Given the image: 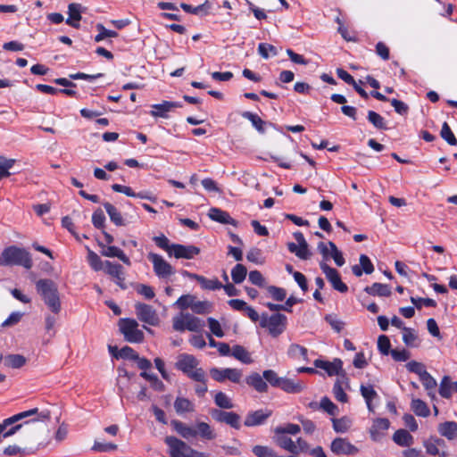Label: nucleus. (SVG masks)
Instances as JSON below:
<instances>
[{"instance_id":"nucleus-31","label":"nucleus","mask_w":457,"mask_h":457,"mask_svg":"<svg viewBox=\"0 0 457 457\" xmlns=\"http://www.w3.org/2000/svg\"><path fill=\"white\" fill-rule=\"evenodd\" d=\"M131 376L127 370L119 369V377L117 380L118 389L121 395L128 396L129 392V384L130 382Z\"/></svg>"},{"instance_id":"nucleus-28","label":"nucleus","mask_w":457,"mask_h":457,"mask_svg":"<svg viewBox=\"0 0 457 457\" xmlns=\"http://www.w3.org/2000/svg\"><path fill=\"white\" fill-rule=\"evenodd\" d=\"M174 409L179 415L195 411V404L185 397H177L174 402Z\"/></svg>"},{"instance_id":"nucleus-22","label":"nucleus","mask_w":457,"mask_h":457,"mask_svg":"<svg viewBox=\"0 0 457 457\" xmlns=\"http://www.w3.org/2000/svg\"><path fill=\"white\" fill-rule=\"evenodd\" d=\"M427 453L430 455L447 457L448 454L445 451V443L440 438H431L425 443Z\"/></svg>"},{"instance_id":"nucleus-56","label":"nucleus","mask_w":457,"mask_h":457,"mask_svg":"<svg viewBox=\"0 0 457 457\" xmlns=\"http://www.w3.org/2000/svg\"><path fill=\"white\" fill-rule=\"evenodd\" d=\"M406 368L410 372L417 374L420 377V378L423 376V374H426L428 372L426 370L424 364L416 361H409L406 364Z\"/></svg>"},{"instance_id":"nucleus-39","label":"nucleus","mask_w":457,"mask_h":457,"mask_svg":"<svg viewBox=\"0 0 457 457\" xmlns=\"http://www.w3.org/2000/svg\"><path fill=\"white\" fill-rule=\"evenodd\" d=\"M365 291L372 295L388 296L391 294V289L387 285L374 283L370 287H367Z\"/></svg>"},{"instance_id":"nucleus-30","label":"nucleus","mask_w":457,"mask_h":457,"mask_svg":"<svg viewBox=\"0 0 457 457\" xmlns=\"http://www.w3.org/2000/svg\"><path fill=\"white\" fill-rule=\"evenodd\" d=\"M438 432L447 439L453 440L457 436V423L454 421L441 423L438 425Z\"/></svg>"},{"instance_id":"nucleus-54","label":"nucleus","mask_w":457,"mask_h":457,"mask_svg":"<svg viewBox=\"0 0 457 457\" xmlns=\"http://www.w3.org/2000/svg\"><path fill=\"white\" fill-rule=\"evenodd\" d=\"M253 453L257 457H278V455L276 454L275 451L272 448L265 445H255L253 448Z\"/></svg>"},{"instance_id":"nucleus-45","label":"nucleus","mask_w":457,"mask_h":457,"mask_svg":"<svg viewBox=\"0 0 457 457\" xmlns=\"http://www.w3.org/2000/svg\"><path fill=\"white\" fill-rule=\"evenodd\" d=\"M87 262L90 267L96 271L102 270L105 267V261L103 262L101 258L90 249H87Z\"/></svg>"},{"instance_id":"nucleus-48","label":"nucleus","mask_w":457,"mask_h":457,"mask_svg":"<svg viewBox=\"0 0 457 457\" xmlns=\"http://www.w3.org/2000/svg\"><path fill=\"white\" fill-rule=\"evenodd\" d=\"M411 410L418 416L428 417L430 413L428 405L420 399H412L411 401Z\"/></svg>"},{"instance_id":"nucleus-21","label":"nucleus","mask_w":457,"mask_h":457,"mask_svg":"<svg viewBox=\"0 0 457 457\" xmlns=\"http://www.w3.org/2000/svg\"><path fill=\"white\" fill-rule=\"evenodd\" d=\"M181 106L182 104L178 102L163 101L161 104H153L150 114L153 117L168 118V112Z\"/></svg>"},{"instance_id":"nucleus-38","label":"nucleus","mask_w":457,"mask_h":457,"mask_svg":"<svg viewBox=\"0 0 457 457\" xmlns=\"http://www.w3.org/2000/svg\"><path fill=\"white\" fill-rule=\"evenodd\" d=\"M3 360L6 367L12 369H19L26 363V358L21 354H9Z\"/></svg>"},{"instance_id":"nucleus-15","label":"nucleus","mask_w":457,"mask_h":457,"mask_svg":"<svg viewBox=\"0 0 457 457\" xmlns=\"http://www.w3.org/2000/svg\"><path fill=\"white\" fill-rule=\"evenodd\" d=\"M330 450L337 455H354L359 452L355 445L342 437H337L332 441Z\"/></svg>"},{"instance_id":"nucleus-24","label":"nucleus","mask_w":457,"mask_h":457,"mask_svg":"<svg viewBox=\"0 0 457 457\" xmlns=\"http://www.w3.org/2000/svg\"><path fill=\"white\" fill-rule=\"evenodd\" d=\"M187 276L192 279H195L203 289L206 290H217L222 287V284L218 280V278H206L204 276L188 273L186 272Z\"/></svg>"},{"instance_id":"nucleus-11","label":"nucleus","mask_w":457,"mask_h":457,"mask_svg":"<svg viewBox=\"0 0 457 457\" xmlns=\"http://www.w3.org/2000/svg\"><path fill=\"white\" fill-rule=\"evenodd\" d=\"M147 258L152 262L155 274L160 278H167L174 274L173 267L161 255L149 253Z\"/></svg>"},{"instance_id":"nucleus-36","label":"nucleus","mask_w":457,"mask_h":457,"mask_svg":"<svg viewBox=\"0 0 457 457\" xmlns=\"http://www.w3.org/2000/svg\"><path fill=\"white\" fill-rule=\"evenodd\" d=\"M307 349L298 344H292L287 349V355L294 360H307Z\"/></svg>"},{"instance_id":"nucleus-61","label":"nucleus","mask_w":457,"mask_h":457,"mask_svg":"<svg viewBox=\"0 0 457 457\" xmlns=\"http://www.w3.org/2000/svg\"><path fill=\"white\" fill-rule=\"evenodd\" d=\"M391 344L389 338L385 336L381 335L378 338V348L379 352L384 355H388L390 351Z\"/></svg>"},{"instance_id":"nucleus-44","label":"nucleus","mask_w":457,"mask_h":457,"mask_svg":"<svg viewBox=\"0 0 457 457\" xmlns=\"http://www.w3.org/2000/svg\"><path fill=\"white\" fill-rule=\"evenodd\" d=\"M242 116L245 118V119H247L248 120L251 121V123L253 124V126L260 132V133H264L265 132V124L266 122L263 121L257 114H254L253 112H245L242 113Z\"/></svg>"},{"instance_id":"nucleus-25","label":"nucleus","mask_w":457,"mask_h":457,"mask_svg":"<svg viewBox=\"0 0 457 457\" xmlns=\"http://www.w3.org/2000/svg\"><path fill=\"white\" fill-rule=\"evenodd\" d=\"M271 415L270 411H263V410H258L253 412L249 413L245 420V425L246 427H253L262 424L266 419H268Z\"/></svg>"},{"instance_id":"nucleus-46","label":"nucleus","mask_w":457,"mask_h":457,"mask_svg":"<svg viewBox=\"0 0 457 457\" xmlns=\"http://www.w3.org/2000/svg\"><path fill=\"white\" fill-rule=\"evenodd\" d=\"M301 431V427L297 424L287 423L283 426H278L274 428V433L277 436L279 435H296Z\"/></svg>"},{"instance_id":"nucleus-4","label":"nucleus","mask_w":457,"mask_h":457,"mask_svg":"<svg viewBox=\"0 0 457 457\" xmlns=\"http://www.w3.org/2000/svg\"><path fill=\"white\" fill-rule=\"evenodd\" d=\"M199 361L192 354L181 353L178 356L176 368L193 380H203L204 370L198 367Z\"/></svg>"},{"instance_id":"nucleus-35","label":"nucleus","mask_w":457,"mask_h":457,"mask_svg":"<svg viewBox=\"0 0 457 457\" xmlns=\"http://www.w3.org/2000/svg\"><path fill=\"white\" fill-rule=\"evenodd\" d=\"M274 441L279 447L293 454H296L295 443L291 438L286 436L285 435H275Z\"/></svg>"},{"instance_id":"nucleus-42","label":"nucleus","mask_w":457,"mask_h":457,"mask_svg":"<svg viewBox=\"0 0 457 457\" xmlns=\"http://www.w3.org/2000/svg\"><path fill=\"white\" fill-rule=\"evenodd\" d=\"M104 206L110 216L111 220L117 226L125 225L120 212L110 203H104Z\"/></svg>"},{"instance_id":"nucleus-10","label":"nucleus","mask_w":457,"mask_h":457,"mask_svg":"<svg viewBox=\"0 0 457 457\" xmlns=\"http://www.w3.org/2000/svg\"><path fill=\"white\" fill-rule=\"evenodd\" d=\"M210 374L211 377L217 382H224L228 379L233 383H238L242 378L241 370L232 368H212L210 370Z\"/></svg>"},{"instance_id":"nucleus-55","label":"nucleus","mask_w":457,"mask_h":457,"mask_svg":"<svg viewBox=\"0 0 457 457\" xmlns=\"http://www.w3.org/2000/svg\"><path fill=\"white\" fill-rule=\"evenodd\" d=\"M195 296L192 295H181L175 303V305L179 309L185 310L187 308H190L192 310V306L194 304Z\"/></svg>"},{"instance_id":"nucleus-19","label":"nucleus","mask_w":457,"mask_h":457,"mask_svg":"<svg viewBox=\"0 0 457 457\" xmlns=\"http://www.w3.org/2000/svg\"><path fill=\"white\" fill-rule=\"evenodd\" d=\"M212 416L217 421L224 422L234 428H240V416L235 412L214 410L212 412Z\"/></svg>"},{"instance_id":"nucleus-18","label":"nucleus","mask_w":457,"mask_h":457,"mask_svg":"<svg viewBox=\"0 0 457 457\" xmlns=\"http://www.w3.org/2000/svg\"><path fill=\"white\" fill-rule=\"evenodd\" d=\"M313 363L316 368L323 370L328 376L339 375L342 371L343 362L338 358L332 361L317 359Z\"/></svg>"},{"instance_id":"nucleus-53","label":"nucleus","mask_w":457,"mask_h":457,"mask_svg":"<svg viewBox=\"0 0 457 457\" xmlns=\"http://www.w3.org/2000/svg\"><path fill=\"white\" fill-rule=\"evenodd\" d=\"M214 402L217 406L223 409L233 408V403L229 397L223 392H218L214 396Z\"/></svg>"},{"instance_id":"nucleus-34","label":"nucleus","mask_w":457,"mask_h":457,"mask_svg":"<svg viewBox=\"0 0 457 457\" xmlns=\"http://www.w3.org/2000/svg\"><path fill=\"white\" fill-rule=\"evenodd\" d=\"M453 391L457 392V381L451 382L449 377H444L439 386V394L444 398H450Z\"/></svg>"},{"instance_id":"nucleus-63","label":"nucleus","mask_w":457,"mask_h":457,"mask_svg":"<svg viewBox=\"0 0 457 457\" xmlns=\"http://www.w3.org/2000/svg\"><path fill=\"white\" fill-rule=\"evenodd\" d=\"M263 378L266 383H270L272 386L278 387L282 378H279L278 374L272 370H267L263 371Z\"/></svg>"},{"instance_id":"nucleus-13","label":"nucleus","mask_w":457,"mask_h":457,"mask_svg":"<svg viewBox=\"0 0 457 457\" xmlns=\"http://www.w3.org/2000/svg\"><path fill=\"white\" fill-rule=\"evenodd\" d=\"M320 267L334 289L341 293L347 292L348 287L341 280L340 275L336 269L329 267L325 262H320Z\"/></svg>"},{"instance_id":"nucleus-49","label":"nucleus","mask_w":457,"mask_h":457,"mask_svg":"<svg viewBox=\"0 0 457 457\" xmlns=\"http://www.w3.org/2000/svg\"><path fill=\"white\" fill-rule=\"evenodd\" d=\"M247 274V270L243 264H237L231 270V278L236 284L242 283Z\"/></svg>"},{"instance_id":"nucleus-57","label":"nucleus","mask_w":457,"mask_h":457,"mask_svg":"<svg viewBox=\"0 0 457 457\" xmlns=\"http://www.w3.org/2000/svg\"><path fill=\"white\" fill-rule=\"evenodd\" d=\"M96 29L99 33L95 37L96 42H100L105 37H116L118 36L117 32L106 29L102 24H97Z\"/></svg>"},{"instance_id":"nucleus-5","label":"nucleus","mask_w":457,"mask_h":457,"mask_svg":"<svg viewBox=\"0 0 457 457\" xmlns=\"http://www.w3.org/2000/svg\"><path fill=\"white\" fill-rule=\"evenodd\" d=\"M2 253L5 266L20 265L30 269L33 265L29 253L23 248L11 245L4 248Z\"/></svg>"},{"instance_id":"nucleus-37","label":"nucleus","mask_w":457,"mask_h":457,"mask_svg":"<svg viewBox=\"0 0 457 457\" xmlns=\"http://www.w3.org/2000/svg\"><path fill=\"white\" fill-rule=\"evenodd\" d=\"M394 441L401 446H409L413 444L412 436L404 429L397 430L393 436Z\"/></svg>"},{"instance_id":"nucleus-27","label":"nucleus","mask_w":457,"mask_h":457,"mask_svg":"<svg viewBox=\"0 0 457 457\" xmlns=\"http://www.w3.org/2000/svg\"><path fill=\"white\" fill-rule=\"evenodd\" d=\"M246 383L260 393H264L268 390V385L263 376H261L259 373L254 372L249 375L246 378Z\"/></svg>"},{"instance_id":"nucleus-58","label":"nucleus","mask_w":457,"mask_h":457,"mask_svg":"<svg viewBox=\"0 0 457 457\" xmlns=\"http://www.w3.org/2000/svg\"><path fill=\"white\" fill-rule=\"evenodd\" d=\"M117 449V445L112 443H105L96 440L92 450L95 452L106 453L115 451Z\"/></svg>"},{"instance_id":"nucleus-3","label":"nucleus","mask_w":457,"mask_h":457,"mask_svg":"<svg viewBox=\"0 0 457 457\" xmlns=\"http://www.w3.org/2000/svg\"><path fill=\"white\" fill-rule=\"evenodd\" d=\"M36 287L48 308L53 312L58 313L61 310V303L56 285L49 279H39Z\"/></svg>"},{"instance_id":"nucleus-40","label":"nucleus","mask_w":457,"mask_h":457,"mask_svg":"<svg viewBox=\"0 0 457 457\" xmlns=\"http://www.w3.org/2000/svg\"><path fill=\"white\" fill-rule=\"evenodd\" d=\"M231 354L237 360L242 361L243 363L249 364V363L253 362V359L251 358V355L248 353V351L245 347H243L241 345H235L232 348Z\"/></svg>"},{"instance_id":"nucleus-9","label":"nucleus","mask_w":457,"mask_h":457,"mask_svg":"<svg viewBox=\"0 0 457 457\" xmlns=\"http://www.w3.org/2000/svg\"><path fill=\"white\" fill-rule=\"evenodd\" d=\"M138 323L133 319H120L119 328L126 341L129 343H140L144 340V333L138 328Z\"/></svg>"},{"instance_id":"nucleus-43","label":"nucleus","mask_w":457,"mask_h":457,"mask_svg":"<svg viewBox=\"0 0 457 457\" xmlns=\"http://www.w3.org/2000/svg\"><path fill=\"white\" fill-rule=\"evenodd\" d=\"M181 8L188 13L193 14H201V13H208L209 10L212 7V4L209 1H205L203 4H200L196 7H193L187 4H181Z\"/></svg>"},{"instance_id":"nucleus-8","label":"nucleus","mask_w":457,"mask_h":457,"mask_svg":"<svg viewBox=\"0 0 457 457\" xmlns=\"http://www.w3.org/2000/svg\"><path fill=\"white\" fill-rule=\"evenodd\" d=\"M172 327L174 330L179 332L185 330L197 332L202 329L204 323L199 318L195 317L190 313L181 312L173 317Z\"/></svg>"},{"instance_id":"nucleus-50","label":"nucleus","mask_w":457,"mask_h":457,"mask_svg":"<svg viewBox=\"0 0 457 457\" xmlns=\"http://www.w3.org/2000/svg\"><path fill=\"white\" fill-rule=\"evenodd\" d=\"M333 428L337 433L346 432L352 425V420L347 417L341 419H332Z\"/></svg>"},{"instance_id":"nucleus-33","label":"nucleus","mask_w":457,"mask_h":457,"mask_svg":"<svg viewBox=\"0 0 457 457\" xmlns=\"http://www.w3.org/2000/svg\"><path fill=\"white\" fill-rule=\"evenodd\" d=\"M208 216L212 220L218 221L222 224H232L234 222V220L227 212H224L218 208H211Z\"/></svg>"},{"instance_id":"nucleus-51","label":"nucleus","mask_w":457,"mask_h":457,"mask_svg":"<svg viewBox=\"0 0 457 457\" xmlns=\"http://www.w3.org/2000/svg\"><path fill=\"white\" fill-rule=\"evenodd\" d=\"M192 311L197 314L210 313L212 311V304L208 301H197L195 298Z\"/></svg>"},{"instance_id":"nucleus-64","label":"nucleus","mask_w":457,"mask_h":457,"mask_svg":"<svg viewBox=\"0 0 457 457\" xmlns=\"http://www.w3.org/2000/svg\"><path fill=\"white\" fill-rule=\"evenodd\" d=\"M320 407L330 415L335 416L337 414V406L333 403L328 397L321 399Z\"/></svg>"},{"instance_id":"nucleus-7","label":"nucleus","mask_w":457,"mask_h":457,"mask_svg":"<svg viewBox=\"0 0 457 457\" xmlns=\"http://www.w3.org/2000/svg\"><path fill=\"white\" fill-rule=\"evenodd\" d=\"M287 318L281 313L272 315L262 314L260 320V326L268 330L273 337L280 336L287 328Z\"/></svg>"},{"instance_id":"nucleus-16","label":"nucleus","mask_w":457,"mask_h":457,"mask_svg":"<svg viewBox=\"0 0 457 457\" xmlns=\"http://www.w3.org/2000/svg\"><path fill=\"white\" fill-rule=\"evenodd\" d=\"M104 270L111 276L114 282L121 288L125 289V271L123 267L116 262L105 261V267Z\"/></svg>"},{"instance_id":"nucleus-41","label":"nucleus","mask_w":457,"mask_h":457,"mask_svg":"<svg viewBox=\"0 0 457 457\" xmlns=\"http://www.w3.org/2000/svg\"><path fill=\"white\" fill-rule=\"evenodd\" d=\"M420 379L422 382L424 387L428 390V396L434 400L436 398V394L434 392V389L436 386V379L428 372L423 374Z\"/></svg>"},{"instance_id":"nucleus-62","label":"nucleus","mask_w":457,"mask_h":457,"mask_svg":"<svg viewBox=\"0 0 457 457\" xmlns=\"http://www.w3.org/2000/svg\"><path fill=\"white\" fill-rule=\"evenodd\" d=\"M368 120L377 129H386L384 118L374 111H369Z\"/></svg>"},{"instance_id":"nucleus-52","label":"nucleus","mask_w":457,"mask_h":457,"mask_svg":"<svg viewBox=\"0 0 457 457\" xmlns=\"http://www.w3.org/2000/svg\"><path fill=\"white\" fill-rule=\"evenodd\" d=\"M258 53L262 58L268 59L270 56H276L278 54V50L272 45L261 43L258 46Z\"/></svg>"},{"instance_id":"nucleus-17","label":"nucleus","mask_w":457,"mask_h":457,"mask_svg":"<svg viewBox=\"0 0 457 457\" xmlns=\"http://www.w3.org/2000/svg\"><path fill=\"white\" fill-rule=\"evenodd\" d=\"M200 253V249L194 245H184L179 244H172L171 251L169 255L175 258L192 259Z\"/></svg>"},{"instance_id":"nucleus-1","label":"nucleus","mask_w":457,"mask_h":457,"mask_svg":"<svg viewBox=\"0 0 457 457\" xmlns=\"http://www.w3.org/2000/svg\"><path fill=\"white\" fill-rule=\"evenodd\" d=\"M48 419L49 412H39L37 408H33L7 418L0 423V442L2 441V437L6 438L14 435L21 429L23 424H27L30 421H43Z\"/></svg>"},{"instance_id":"nucleus-12","label":"nucleus","mask_w":457,"mask_h":457,"mask_svg":"<svg viewBox=\"0 0 457 457\" xmlns=\"http://www.w3.org/2000/svg\"><path fill=\"white\" fill-rule=\"evenodd\" d=\"M294 237L295 240L297 241V244L295 243H289L287 245L288 250L295 253L298 258L302 260H308L312 256V253L310 252L308 248V244L303 235L302 232H295L294 234Z\"/></svg>"},{"instance_id":"nucleus-26","label":"nucleus","mask_w":457,"mask_h":457,"mask_svg":"<svg viewBox=\"0 0 457 457\" xmlns=\"http://www.w3.org/2000/svg\"><path fill=\"white\" fill-rule=\"evenodd\" d=\"M81 5L79 4H70L68 6L69 18L66 20V23L73 28H79V21L81 20Z\"/></svg>"},{"instance_id":"nucleus-6","label":"nucleus","mask_w":457,"mask_h":457,"mask_svg":"<svg viewBox=\"0 0 457 457\" xmlns=\"http://www.w3.org/2000/svg\"><path fill=\"white\" fill-rule=\"evenodd\" d=\"M164 441L168 445L170 457H209L206 453L193 449L175 436H166Z\"/></svg>"},{"instance_id":"nucleus-20","label":"nucleus","mask_w":457,"mask_h":457,"mask_svg":"<svg viewBox=\"0 0 457 457\" xmlns=\"http://www.w3.org/2000/svg\"><path fill=\"white\" fill-rule=\"evenodd\" d=\"M99 246L101 247V254L109 258H118L124 264L130 266L131 262L129 258L126 255V253L117 246L114 245H106L103 243H99Z\"/></svg>"},{"instance_id":"nucleus-23","label":"nucleus","mask_w":457,"mask_h":457,"mask_svg":"<svg viewBox=\"0 0 457 457\" xmlns=\"http://www.w3.org/2000/svg\"><path fill=\"white\" fill-rule=\"evenodd\" d=\"M390 422L387 419L380 418L374 420L370 428V437L374 441H378L388 429Z\"/></svg>"},{"instance_id":"nucleus-47","label":"nucleus","mask_w":457,"mask_h":457,"mask_svg":"<svg viewBox=\"0 0 457 457\" xmlns=\"http://www.w3.org/2000/svg\"><path fill=\"white\" fill-rule=\"evenodd\" d=\"M299 302L298 299H296L294 296H290L285 303V305H279L276 303H267L265 305L272 312H278V311H286V312H291V307L295 304H296Z\"/></svg>"},{"instance_id":"nucleus-60","label":"nucleus","mask_w":457,"mask_h":457,"mask_svg":"<svg viewBox=\"0 0 457 457\" xmlns=\"http://www.w3.org/2000/svg\"><path fill=\"white\" fill-rule=\"evenodd\" d=\"M328 245L330 247V257L333 258L337 266H343L345 264V259L342 253L333 242H328Z\"/></svg>"},{"instance_id":"nucleus-32","label":"nucleus","mask_w":457,"mask_h":457,"mask_svg":"<svg viewBox=\"0 0 457 457\" xmlns=\"http://www.w3.org/2000/svg\"><path fill=\"white\" fill-rule=\"evenodd\" d=\"M361 394L362 397L365 399L367 407L370 411H374V407L372 405L373 400L378 398V394L374 390L373 386L370 385H361Z\"/></svg>"},{"instance_id":"nucleus-14","label":"nucleus","mask_w":457,"mask_h":457,"mask_svg":"<svg viewBox=\"0 0 457 457\" xmlns=\"http://www.w3.org/2000/svg\"><path fill=\"white\" fill-rule=\"evenodd\" d=\"M136 313L138 319L151 326H155L159 323V317L156 311L150 305L145 303H137Z\"/></svg>"},{"instance_id":"nucleus-2","label":"nucleus","mask_w":457,"mask_h":457,"mask_svg":"<svg viewBox=\"0 0 457 457\" xmlns=\"http://www.w3.org/2000/svg\"><path fill=\"white\" fill-rule=\"evenodd\" d=\"M171 426L178 434L187 440L197 436L204 440H213L216 438L214 429L206 422H196L195 425L192 427L179 420H172Z\"/></svg>"},{"instance_id":"nucleus-59","label":"nucleus","mask_w":457,"mask_h":457,"mask_svg":"<svg viewBox=\"0 0 457 457\" xmlns=\"http://www.w3.org/2000/svg\"><path fill=\"white\" fill-rule=\"evenodd\" d=\"M441 137L451 145H455L457 144V139L446 122L443 124Z\"/></svg>"},{"instance_id":"nucleus-29","label":"nucleus","mask_w":457,"mask_h":457,"mask_svg":"<svg viewBox=\"0 0 457 457\" xmlns=\"http://www.w3.org/2000/svg\"><path fill=\"white\" fill-rule=\"evenodd\" d=\"M278 387L287 393L296 394L304 389V385L300 381L282 378Z\"/></svg>"}]
</instances>
